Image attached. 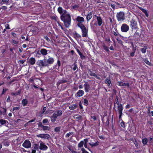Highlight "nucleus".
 Returning a JSON list of instances; mask_svg holds the SVG:
<instances>
[{"mask_svg": "<svg viewBox=\"0 0 153 153\" xmlns=\"http://www.w3.org/2000/svg\"><path fill=\"white\" fill-rule=\"evenodd\" d=\"M54 61V59L53 57H49L48 59H45L44 58L43 60H38L36 62V64L40 68H42L49 66L53 64Z\"/></svg>", "mask_w": 153, "mask_h": 153, "instance_id": "nucleus-1", "label": "nucleus"}, {"mask_svg": "<svg viewBox=\"0 0 153 153\" xmlns=\"http://www.w3.org/2000/svg\"><path fill=\"white\" fill-rule=\"evenodd\" d=\"M61 20L63 21L65 26L66 27H68L71 25V17L69 14H62L61 16Z\"/></svg>", "mask_w": 153, "mask_h": 153, "instance_id": "nucleus-2", "label": "nucleus"}, {"mask_svg": "<svg viewBox=\"0 0 153 153\" xmlns=\"http://www.w3.org/2000/svg\"><path fill=\"white\" fill-rule=\"evenodd\" d=\"M77 25L80 27L81 30L82 36L83 37H87L88 36V29L82 23H78Z\"/></svg>", "mask_w": 153, "mask_h": 153, "instance_id": "nucleus-3", "label": "nucleus"}, {"mask_svg": "<svg viewBox=\"0 0 153 153\" xmlns=\"http://www.w3.org/2000/svg\"><path fill=\"white\" fill-rule=\"evenodd\" d=\"M117 19L118 21H123L125 19L124 13L123 12L117 13L116 15Z\"/></svg>", "mask_w": 153, "mask_h": 153, "instance_id": "nucleus-4", "label": "nucleus"}, {"mask_svg": "<svg viewBox=\"0 0 153 153\" xmlns=\"http://www.w3.org/2000/svg\"><path fill=\"white\" fill-rule=\"evenodd\" d=\"M130 26L132 30L136 29L137 28V22L134 19H132L130 21Z\"/></svg>", "mask_w": 153, "mask_h": 153, "instance_id": "nucleus-5", "label": "nucleus"}, {"mask_svg": "<svg viewBox=\"0 0 153 153\" xmlns=\"http://www.w3.org/2000/svg\"><path fill=\"white\" fill-rule=\"evenodd\" d=\"M129 27L127 25L123 24L121 26V30L122 32H126L129 30Z\"/></svg>", "mask_w": 153, "mask_h": 153, "instance_id": "nucleus-6", "label": "nucleus"}, {"mask_svg": "<svg viewBox=\"0 0 153 153\" xmlns=\"http://www.w3.org/2000/svg\"><path fill=\"white\" fill-rule=\"evenodd\" d=\"M37 136L38 137H40L42 138L47 139L49 140L51 138L50 135L48 134H41L37 135Z\"/></svg>", "mask_w": 153, "mask_h": 153, "instance_id": "nucleus-7", "label": "nucleus"}, {"mask_svg": "<svg viewBox=\"0 0 153 153\" xmlns=\"http://www.w3.org/2000/svg\"><path fill=\"white\" fill-rule=\"evenodd\" d=\"M22 146L25 148H29L31 147V144L30 141L25 140L23 143Z\"/></svg>", "mask_w": 153, "mask_h": 153, "instance_id": "nucleus-8", "label": "nucleus"}, {"mask_svg": "<svg viewBox=\"0 0 153 153\" xmlns=\"http://www.w3.org/2000/svg\"><path fill=\"white\" fill-rule=\"evenodd\" d=\"M39 148L40 149L42 150H46L48 149V147L45 145V143L41 141L39 142Z\"/></svg>", "mask_w": 153, "mask_h": 153, "instance_id": "nucleus-9", "label": "nucleus"}, {"mask_svg": "<svg viewBox=\"0 0 153 153\" xmlns=\"http://www.w3.org/2000/svg\"><path fill=\"white\" fill-rule=\"evenodd\" d=\"M123 109V106L121 104H120L119 106H118V110L119 115V119L121 118L123 114L122 111Z\"/></svg>", "mask_w": 153, "mask_h": 153, "instance_id": "nucleus-10", "label": "nucleus"}, {"mask_svg": "<svg viewBox=\"0 0 153 153\" xmlns=\"http://www.w3.org/2000/svg\"><path fill=\"white\" fill-rule=\"evenodd\" d=\"M84 86L85 92H88L90 88L89 85L87 82H86L84 84Z\"/></svg>", "mask_w": 153, "mask_h": 153, "instance_id": "nucleus-11", "label": "nucleus"}, {"mask_svg": "<svg viewBox=\"0 0 153 153\" xmlns=\"http://www.w3.org/2000/svg\"><path fill=\"white\" fill-rule=\"evenodd\" d=\"M84 93V91L82 90H79L78 91L76 94V97H81L82 96Z\"/></svg>", "mask_w": 153, "mask_h": 153, "instance_id": "nucleus-12", "label": "nucleus"}, {"mask_svg": "<svg viewBox=\"0 0 153 153\" xmlns=\"http://www.w3.org/2000/svg\"><path fill=\"white\" fill-rule=\"evenodd\" d=\"M131 140L134 143V145H135V146L137 149H138L139 146L137 141L136 139L134 138H131Z\"/></svg>", "mask_w": 153, "mask_h": 153, "instance_id": "nucleus-13", "label": "nucleus"}, {"mask_svg": "<svg viewBox=\"0 0 153 153\" xmlns=\"http://www.w3.org/2000/svg\"><path fill=\"white\" fill-rule=\"evenodd\" d=\"M73 35L74 38L77 40H78L79 39L81 38V36L79 34L77 33L76 32H74Z\"/></svg>", "mask_w": 153, "mask_h": 153, "instance_id": "nucleus-14", "label": "nucleus"}, {"mask_svg": "<svg viewBox=\"0 0 153 153\" xmlns=\"http://www.w3.org/2000/svg\"><path fill=\"white\" fill-rule=\"evenodd\" d=\"M106 84L108 85V86L109 88L111 86L112 84L111 83V80L109 78H107L106 79Z\"/></svg>", "mask_w": 153, "mask_h": 153, "instance_id": "nucleus-15", "label": "nucleus"}, {"mask_svg": "<svg viewBox=\"0 0 153 153\" xmlns=\"http://www.w3.org/2000/svg\"><path fill=\"white\" fill-rule=\"evenodd\" d=\"M41 54L44 56H45L48 54V51L45 49L43 48L40 50Z\"/></svg>", "mask_w": 153, "mask_h": 153, "instance_id": "nucleus-16", "label": "nucleus"}, {"mask_svg": "<svg viewBox=\"0 0 153 153\" xmlns=\"http://www.w3.org/2000/svg\"><path fill=\"white\" fill-rule=\"evenodd\" d=\"M36 59L33 57L30 58L29 60V63L31 65H33L35 63Z\"/></svg>", "mask_w": 153, "mask_h": 153, "instance_id": "nucleus-17", "label": "nucleus"}, {"mask_svg": "<svg viewBox=\"0 0 153 153\" xmlns=\"http://www.w3.org/2000/svg\"><path fill=\"white\" fill-rule=\"evenodd\" d=\"M76 20L79 22V23H82L81 22H84L85 21L83 17L79 16H78L77 17Z\"/></svg>", "mask_w": 153, "mask_h": 153, "instance_id": "nucleus-18", "label": "nucleus"}, {"mask_svg": "<svg viewBox=\"0 0 153 153\" xmlns=\"http://www.w3.org/2000/svg\"><path fill=\"white\" fill-rule=\"evenodd\" d=\"M88 143L91 147H92L98 146L99 144V142L98 141H97L95 143H94L91 141V143Z\"/></svg>", "mask_w": 153, "mask_h": 153, "instance_id": "nucleus-19", "label": "nucleus"}, {"mask_svg": "<svg viewBox=\"0 0 153 153\" xmlns=\"http://www.w3.org/2000/svg\"><path fill=\"white\" fill-rule=\"evenodd\" d=\"M140 9L145 14V15L146 17H148L149 16V14L148 13L147 10H146L141 7H140Z\"/></svg>", "mask_w": 153, "mask_h": 153, "instance_id": "nucleus-20", "label": "nucleus"}, {"mask_svg": "<svg viewBox=\"0 0 153 153\" xmlns=\"http://www.w3.org/2000/svg\"><path fill=\"white\" fill-rule=\"evenodd\" d=\"M97 19L98 25L100 26L102 23V20L101 18L100 17L97 16Z\"/></svg>", "mask_w": 153, "mask_h": 153, "instance_id": "nucleus-21", "label": "nucleus"}, {"mask_svg": "<svg viewBox=\"0 0 153 153\" xmlns=\"http://www.w3.org/2000/svg\"><path fill=\"white\" fill-rule=\"evenodd\" d=\"M67 81L66 80L62 79V80H59L57 82V85H58L62 83H65L67 82Z\"/></svg>", "mask_w": 153, "mask_h": 153, "instance_id": "nucleus-22", "label": "nucleus"}, {"mask_svg": "<svg viewBox=\"0 0 153 153\" xmlns=\"http://www.w3.org/2000/svg\"><path fill=\"white\" fill-rule=\"evenodd\" d=\"M92 14L91 12H90L88 14L86 17L87 21H88L92 17Z\"/></svg>", "mask_w": 153, "mask_h": 153, "instance_id": "nucleus-23", "label": "nucleus"}, {"mask_svg": "<svg viewBox=\"0 0 153 153\" xmlns=\"http://www.w3.org/2000/svg\"><path fill=\"white\" fill-rule=\"evenodd\" d=\"M147 48V46L144 45L143 46V48L141 49L140 51L142 53H145L146 52Z\"/></svg>", "mask_w": 153, "mask_h": 153, "instance_id": "nucleus-24", "label": "nucleus"}, {"mask_svg": "<svg viewBox=\"0 0 153 153\" xmlns=\"http://www.w3.org/2000/svg\"><path fill=\"white\" fill-rule=\"evenodd\" d=\"M77 106V105L76 104H72L69 106V108L71 110H73L75 109L76 108Z\"/></svg>", "mask_w": 153, "mask_h": 153, "instance_id": "nucleus-25", "label": "nucleus"}, {"mask_svg": "<svg viewBox=\"0 0 153 153\" xmlns=\"http://www.w3.org/2000/svg\"><path fill=\"white\" fill-rule=\"evenodd\" d=\"M143 60L144 62L147 64L148 65L150 66H151L152 65V64L150 62L148 59H146L145 58L143 59Z\"/></svg>", "mask_w": 153, "mask_h": 153, "instance_id": "nucleus-26", "label": "nucleus"}, {"mask_svg": "<svg viewBox=\"0 0 153 153\" xmlns=\"http://www.w3.org/2000/svg\"><path fill=\"white\" fill-rule=\"evenodd\" d=\"M148 142V139L146 138H143L142 140V142L144 145H145L147 144Z\"/></svg>", "mask_w": 153, "mask_h": 153, "instance_id": "nucleus-27", "label": "nucleus"}, {"mask_svg": "<svg viewBox=\"0 0 153 153\" xmlns=\"http://www.w3.org/2000/svg\"><path fill=\"white\" fill-rule=\"evenodd\" d=\"M42 128V130H43V131H49L50 129V127L49 126H43Z\"/></svg>", "mask_w": 153, "mask_h": 153, "instance_id": "nucleus-28", "label": "nucleus"}, {"mask_svg": "<svg viewBox=\"0 0 153 153\" xmlns=\"http://www.w3.org/2000/svg\"><path fill=\"white\" fill-rule=\"evenodd\" d=\"M74 134V132H70L67 134L65 135V137H68L70 136H71V137H73Z\"/></svg>", "mask_w": 153, "mask_h": 153, "instance_id": "nucleus-29", "label": "nucleus"}, {"mask_svg": "<svg viewBox=\"0 0 153 153\" xmlns=\"http://www.w3.org/2000/svg\"><path fill=\"white\" fill-rule=\"evenodd\" d=\"M133 51L130 53V55L131 57H133L135 55V53L136 50V48H134V47L132 48Z\"/></svg>", "mask_w": 153, "mask_h": 153, "instance_id": "nucleus-30", "label": "nucleus"}, {"mask_svg": "<svg viewBox=\"0 0 153 153\" xmlns=\"http://www.w3.org/2000/svg\"><path fill=\"white\" fill-rule=\"evenodd\" d=\"M140 36V34L138 32L136 31L134 33V36L136 39H137L139 38Z\"/></svg>", "mask_w": 153, "mask_h": 153, "instance_id": "nucleus-31", "label": "nucleus"}, {"mask_svg": "<svg viewBox=\"0 0 153 153\" xmlns=\"http://www.w3.org/2000/svg\"><path fill=\"white\" fill-rule=\"evenodd\" d=\"M76 117L75 119L78 120H82V117L81 116L76 115L75 116Z\"/></svg>", "mask_w": 153, "mask_h": 153, "instance_id": "nucleus-32", "label": "nucleus"}, {"mask_svg": "<svg viewBox=\"0 0 153 153\" xmlns=\"http://www.w3.org/2000/svg\"><path fill=\"white\" fill-rule=\"evenodd\" d=\"M116 104H117V105H118V106H119V105H120V104H119V101H118V97L117 96L116 97L115 99V101L114 103V106H115V105Z\"/></svg>", "mask_w": 153, "mask_h": 153, "instance_id": "nucleus-33", "label": "nucleus"}, {"mask_svg": "<svg viewBox=\"0 0 153 153\" xmlns=\"http://www.w3.org/2000/svg\"><path fill=\"white\" fill-rule=\"evenodd\" d=\"M111 126H112V128L113 130V131H114L115 130V127L114 126V123L113 122V119L112 117V118H111Z\"/></svg>", "mask_w": 153, "mask_h": 153, "instance_id": "nucleus-34", "label": "nucleus"}, {"mask_svg": "<svg viewBox=\"0 0 153 153\" xmlns=\"http://www.w3.org/2000/svg\"><path fill=\"white\" fill-rule=\"evenodd\" d=\"M58 11L60 14H62L63 12L62 8L61 7H59L58 8Z\"/></svg>", "mask_w": 153, "mask_h": 153, "instance_id": "nucleus-35", "label": "nucleus"}, {"mask_svg": "<svg viewBox=\"0 0 153 153\" xmlns=\"http://www.w3.org/2000/svg\"><path fill=\"white\" fill-rule=\"evenodd\" d=\"M27 103V101L26 99H23L22 101V104L24 106H25Z\"/></svg>", "mask_w": 153, "mask_h": 153, "instance_id": "nucleus-36", "label": "nucleus"}, {"mask_svg": "<svg viewBox=\"0 0 153 153\" xmlns=\"http://www.w3.org/2000/svg\"><path fill=\"white\" fill-rule=\"evenodd\" d=\"M7 122V120H3V119L0 120V123L1 125H3L6 123Z\"/></svg>", "mask_w": 153, "mask_h": 153, "instance_id": "nucleus-37", "label": "nucleus"}, {"mask_svg": "<svg viewBox=\"0 0 153 153\" xmlns=\"http://www.w3.org/2000/svg\"><path fill=\"white\" fill-rule=\"evenodd\" d=\"M117 40L119 44H121L122 45H123V42L121 39H120L119 38H117Z\"/></svg>", "mask_w": 153, "mask_h": 153, "instance_id": "nucleus-38", "label": "nucleus"}, {"mask_svg": "<svg viewBox=\"0 0 153 153\" xmlns=\"http://www.w3.org/2000/svg\"><path fill=\"white\" fill-rule=\"evenodd\" d=\"M56 112V114L58 116H61L62 114V112L61 110H59Z\"/></svg>", "mask_w": 153, "mask_h": 153, "instance_id": "nucleus-39", "label": "nucleus"}, {"mask_svg": "<svg viewBox=\"0 0 153 153\" xmlns=\"http://www.w3.org/2000/svg\"><path fill=\"white\" fill-rule=\"evenodd\" d=\"M84 144V141H81L78 144V146L79 147H82L83 146Z\"/></svg>", "mask_w": 153, "mask_h": 153, "instance_id": "nucleus-40", "label": "nucleus"}, {"mask_svg": "<svg viewBox=\"0 0 153 153\" xmlns=\"http://www.w3.org/2000/svg\"><path fill=\"white\" fill-rule=\"evenodd\" d=\"M39 147V145L38 144H35L34 145L33 149L36 150L38 149Z\"/></svg>", "mask_w": 153, "mask_h": 153, "instance_id": "nucleus-41", "label": "nucleus"}, {"mask_svg": "<svg viewBox=\"0 0 153 153\" xmlns=\"http://www.w3.org/2000/svg\"><path fill=\"white\" fill-rule=\"evenodd\" d=\"M88 72L90 76L95 77L97 76V75L93 73L92 71H90Z\"/></svg>", "mask_w": 153, "mask_h": 153, "instance_id": "nucleus-42", "label": "nucleus"}, {"mask_svg": "<svg viewBox=\"0 0 153 153\" xmlns=\"http://www.w3.org/2000/svg\"><path fill=\"white\" fill-rule=\"evenodd\" d=\"M123 86L129 88L130 86L128 82L124 83H123Z\"/></svg>", "mask_w": 153, "mask_h": 153, "instance_id": "nucleus-43", "label": "nucleus"}, {"mask_svg": "<svg viewBox=\"0 0 153 153\" xmlns=\"http://www.w3.org/2000/svg\"><path fill=\"white\" fill-rule=\"evenodd\" d=\"M72 67H73V69L74 71L76 70V69L78 68L77 65L75 63L74 64L72 65Z\"/></svg>", "mask_w": 153, "mask_h": 153, "instance_id": "nucleus-44", "label": "nucleus"}, {"mask_svg": "<svg viewBox=\"0 0 153 153\" xmlns=\"http://www.w3.org/2000/svg\"><path fill=\"white\" fill-rule=\"evenodd\" d=\"M106 42H108L109 45H110L111 44H112V42L110 41V39L109 38H106Z\"/></svg>", "mask_w": 153, "mask_h": 153, "instance_id": "nucleus-45", "label": "nucleus"}, {"mask_svg": "<svg viewBox=\"0 0 153 153\" xmlns=\"http://www.w3.org/2000/svg\"><path fill=\"white\" fill-rule=\"evenodd\" d=\"M120 125L123 128H125V123L123 121L120 123Z\"/></svg>", "mask_w": 153, "mask_h": 153, "instance_id": "nucleus-46", "label": "nucleus"}, {"mask_svg": "<svg viewBox=\"0 0 153 153\" xmlns=\"http://www.w3.org/2000/svg\"><path fill=\"white\" fill-rule=\"evenodd\" d=\"M88 101L86 99H84V105H85L87 106L88 105Z\"/></svg>", "mask_w": 153, "mask_h": 153, "instance_id": "nucleus-47", "label": "nucleus"}, {"mask_svg": "<svg viewBox=\"0 0 153 153\" xmlns=\"http://www.w3.org/2000/svg\"><path fill=\"white\" fill-rule=\"evenodd\" d=\"M123 82L121 81H118L117 82V85L120 86H123Z\"/></svg>", "mask_w": 153, "mask_h": 153, "instance_id": "nucleus-48", "label": "nucleus"}, {"mask_svg": "<svg viewBox=\"0 0 153 153\" xmlns=\"http://www.w3.org/2000/svg\"><path fill=\"white\" fill-rule=\"evenodd\" d=\"M60 128L59 127H56L54 129V131L56 132H58L60 131Z\"/></svg>", "mask_w": 153, "mask_h": 153, "instance_id": "nucleus-49", "label": "nucleus"}, {"mask_svg": "<svg viewBox=\"0 0 153 153\" xmlns=\"http://www.w3.org/2000/svg\"><path fill=\"white\" fill-rule=\"evenodd\" d=\"M53 117H54L56 119L57 118V117L58 116L57 114H56V112H55L53 115L52 116Z\"/></svg>", "mask_w": 153, "mask_h": 153, "instance_id": "nucleus-50", "label": "nucleus"}, {"mask_svg": "<svg viewBox=\"0 0 153 153\" xmlns=\"http://www.w3.org/2000/svg\"><path fill=\"white\" fill-rule=\"evenodd\" d=\"M116 32H115L114 31H113V32H112V33H113L114 35V36H117L118 34V33L117 30H116Z\"/></svg>", "mask_w": 153, "mask_h": 153, "instance_id": "nucleus-51", "label": "nucleus"}, {"mask_svg": "<svg viewBox=\"0 0 153 153\" xmlns=\"http://www.w3.org/2000/svg\"><path fill=\"white\" fill-rule=\"evenodd\" d=\"M92 121H95L96 120V117L95 116L93 115L91 116Z\"/></svg>", "mask_w": 153, "mask_h": 153, "instance_id": "nucleus-52", "label": "nucleus"}, {"mask_svg": "<svg viewBox=\"0 0 153 153\" xmlns=\"http://www.w3.org/2000/svg\"><path fill=\"white\" fill-rule=\"evenodd\" d=\"M81 150L82 152V153H88V152L86 151L84 148H82L81 149Z\"/></svg>", "mask_w": 153, "mask_h": 153, "instance_id": "nucleus-53", "label": "nucleus"}, {"mask_svg": "<svg viewBox=\"0 0 153 153\" xmlns=\"http://www.w3.org/2000/svg\"><path fill=\"white\" fill-rule=\"evenodd\" d=\"M46 107H44L43 108L42 111L41 112V114H43L45 112V111H46Z\"/></svg>", "mask_w": 153, "mask_h": 153, "instance_id": "nucleus-54", "label": "nucleus"}, {"mask_svg": "<svg viewBox=\"0 0 153 153\" xmlns=\"http://www.w3.org/2000/svg\"><path fill=\"white\" fill-rule=\"evenodd\" d=\"M48 122V120L47 119H44L42 121V123L44 124L47 123Z\"/></svg>", "mask_w": 153, "mask_h": 153, "instance_id": "nucleus-55", "label": "nucleus"}, {"mask_svg": "<svg viewBox=\"0 0 153 153\" xmlns=\"http://www.w3.org/2000/svg\"><path fill=\"white\" fill-rule=\"evenodd\" d=\"M56 119L54 118L52 116L51 117V121L52 122H54L56 120Z\"/></svg>", "mask_w": 153, "mask_h": 153, "instance_id": "nucleus-56", "label": "nucleus"}, {"mask_svg": "<svg viewBox=\"0 0 153 153\" xmlns=\"http://www.w3.org/2000/svg\"><path fill=\"white\" fill-rule=\"evenodd\" d=\"M79 7V6L78 5H75L73 6L72 7L73 8V9H74V8H78Z\"/></svg>", "mask_w": 153, "mask_h": 153, "instance_id": "nucleus-57", "label": "nucleus"}, {"mask_svg": "<svg viewBox=\"0 0 153 153\" xmlns=\"http://www.w3.org/2000/svg\"><path fill=\"white\" fill-rule=\"evenodd\" d=\"M19 109V107H14L13 108V110L14 111L15 110H18Z\"/></svg>", "mask_w": 153, "mask_h": 153, "instance_id": "nucleus-58", "label": "nucleus"}, {"mask_svg": "<svg viewBox=\"0 0 153 153\" xmlns=\"http://www.w3.org/2000/svg\"><path fill=\"white\" fill-rule=\"evenodd\" d=\"M147 113H148V114L150 115V114H151V111H150V108H148V111H147Z\"/></svg>", "mask_w": 153, "mask_h": 153, "instance_id": "nucleus-59", "label": "nucleus"}, {"mask_svg": "<svg viewBox=\"0 0 153 153\" xmlns=\"http://www.w3.org/2000/svg\"><path fill=\"white\" fill-rule=\"evenodd\" d=\"M12 42L13 44H17L19 42L18 41H16L14 40H12Z\"/></svg>", "mask_w": 153, "mask_h": 153, "instance_id": "nucleus-60", "label": "nucleus"}, {"mask_svg": "<svg viewBox=\"0 0 153 153\" xmlns=\"http://www.w3.org/2000/svg\"><path fill=\"white\" fill-rule=\"evenodd\" d=\"M25 60H20L19 62L21 64H23L25 62Z\"/></svg>", "mask_w": 153, "mask_h": 153, "instance_id": "nucleus-61", "label": "nucleus"}, {"mask_svg": "<svg viewBox=\"0 0 153 153\" xmlns=\"http://www.w3.org/2000/svg\"><path fill=\"white\" fill-rule=\"evenodd\" d=\"M38 126H39V127H41L42 128L43 126V125L41 123H40L38 124Z\"/></svg>", "mask_w": 153, "mask_h": 153, "instance_id": "nucleus-62", "label": "nucleus"}, {"mask_svg": "<svg viewBox=\"0 0 153 153\" xmlns=\"http://www.w3.org/2000/svg\"><path fill=\"white\" fill-rule=\"evenodd\" d=\"M5 27L6 29H10V28L9 27V25L8 24H7L5 25Z\"/></svg>", "mask_w": 153, "mask_h": 153, "instance_id": "nucleus-63", "label": "nucleus"}, {"mask_svg": "<svg viewBox=\"0 0 153 153\" xmlns=\"http://www.w3.org/2000/svg\"><path fill=\"white\" fill-rule=\"evenodd\" d=\"M130 105L129 104H128L126 105L125 108L126 109H127L130 108Z\"/></svg>", "mask_w": 153, "mask_h": 153, "instance_id": "nucleus-64", "label": "nucleus"}]
</instances>
